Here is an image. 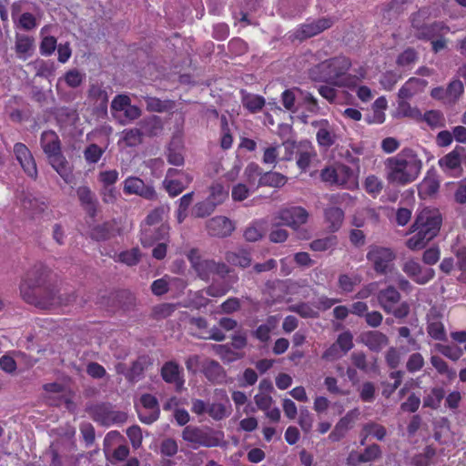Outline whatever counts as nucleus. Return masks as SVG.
I'll use <instances>...</instances> for the list:
<instances>
[{
  "mask_svg": "<svg viewBox=\"0 0 466 466\" xmlns=\"http://www.w3.org/2000/svg\"><path fill=\"white\" fill-rule=\"evenodd\" d=\"M47 274V269L44 265H34L22 279L19 287L22 299L26 303L44 309L68 305L75 301L76 295L74 293L66 297L57 294L55 288L46 283Z\"/></svg>",
  "mask_w": 466,
  "mask_h": 466,
  "instance_id": "nucleus-1",
  "label": "nucleus"
},
{
  "mask_svg": "<svg viewBox=\"0 0 466 466\" xmlns=\"http://www.w3.org/2000/svg\"><path fill=\"white\" fill-rule=\"evenodd\" d=\"M186 257L199 279L208 282L214 276L222 279V281L213 282L204 289V292L209 297L225 296L233 288V285L238 281V277L233 268L225 262L204 258L201 251L197 248H190L186 253Z\"/></svg>",
  "mask_w": 466,
  "mask_h": 466,
  "instance_id": "nucleus-2",
  "label": "nucleus"
},
{
  "mask_svg": "<svg viewBox=\"0 0 466 466\" xmlns=\"http://www.w3.org/2000/svg\"><path fill=\"white\" fill-rule=\"evenodd\" d=\"M386 179L397 186H406L414 182L422 169V161L411 148L405 147L396 156L388 157L385 162Z\"/></svg>",
  "mask_w": 466,
  "mask_h": 466,
  "instance_id": "nucleus-3",
  "label": "nucleus"
},
{
  "mask_svg": "<svg viewBox=\"0 0 466 466\" xmlns=\"http://www.w3.org/2000/svg\"><path fill=\"white\" fill-rule=\"evenodd\" d=\"M441 223L442 218L438 209L423 208L417 215L412 225L413 231L416 233L407 240V248L410 250L423 248L438 235Z\"/></svg>",
  "mask_w": 466,
  "mask_h": 466,
  "instance_id": "nucleus-4",
  "label": "nucleus"
},
{
  "mask_svg": "<svg viewBox=\"0 0 466 466\" xmlns=\"http://www.w3.org/2000/svg\"><path fill=\"white\" fill-rule=\"evenodd\" d=\"M351 61L345 56H338L326 59L316 66L314 71L319 73L318 79L339 87L354 88L358 77L348 74Z\"/></svg>",
  "mask_w": 466,
  "mask_h": 466,
  "instance_id": "nucleus-5",
  "label": "nucleus"
},
{
  "mask_svg": "<svg viewBox=\"0 0 466 466\" xmlns=\"http://www.w3.org/2000/svg\"><path fill=\"white\" fill-rule=\"evenodd\" d=\"M40 144L53 168L66 183H70L73 179V174L61 152V143L56 133L52 130L44 131L40 137Z\"/></svg>",
  "mask_w": 466,
  "mask_h": 466,
  "instance_id": "nucleus-6",
  "label": "nucleus"
},
{
  "mask_svg": "<svg viewBox=\"0 0 466 466\" xmlns=\"http://www.w3.org/2000/svg\"><path fill=\"white\" fill-rule=\"evenodd\" d=\"M359 174L360 171L354 170L345 164H338L323 168L320 177L326 183L351 190L359 186Z\"/></svg>",
  "mask_w": 466,
  "mask_h": 466,
  "instance_id": "nucleus-7",
  "label": "nucleus"
},
{
  "mask_svg": "<svg viewBox=\"0 0 466 466\" xmlns=\"http://www.w3.org/2000/svg\"><path fill=\"white\" fill-rule=\"evenodd\" d=\"M396 258L397 255L394 249L376 244L369 246L366 254V258L371 265L372 269L376 274L383 276L394 269Z\"/></svg>",
  "mask_w": 466,
  "mask_h": 466,
  "instance_id": "nucleus-8",
  "label": "nucleus"
},
{
  "mask_svg": "<svg viewBox=\"0 0 466 466\" xmlns=\"http://www.w3.org/2000/svg\"><path fill=\"white\" fill-rule=\"evenodd\" d=\"M377 299L386 313L392 314L397 319H404L410 313L409 303L407 301L400 303L401 295L392 285L380 289L377 294Z\"/></svg>",
  "mask_w": 466,
  "mask_h": 466,
  "instance_id": "nucleus-9",
  "label": "nucleus"
},
{
  "mask_svg": "<svg viewBox=\"0 0 466 466\" xmlns=\"http://www.w3.org/2000/svg\"><path fill=\"white\" fill-rule=\"evenodd\" d=\"M91 419L103 426L122 424L127 421V415L124 411L115 410L110 403H97L87 408Z\"/></svg>",
  "mask_w": 466,
  "mask_h": 466,
  "instance_id": "nucleus-10",
  "label": "nucleus"
},
{
  "mask_svg": "<svg viewBox=\"0 0 466 466\" xmlns=\"http://www.w3.org/2000/svg\"><path fill=\"white\" fill-rule=\"evenodd\" d=\"M185 441L207 448L216 447L218 440L213 435L210 429H201L196 426H186L182 431Z\"/></svg>",
  "mask_w": 466,
  "mask_h": 466,
  "instance_id": "nucleus-11",
  "label": "nucleus"
},
{
  "mask_svg": "<svg viewBox=\"0 0 466 466\" xmlns=\"http://www.w3.org/2000/svg\"><path fill=\"white\" fill-rule=\"evenodd\" d=\"M402 271L418 285H426L435 278L432 268H423L414 258L406 260L401 266Z\"/></svg>",
  "mask_w": 466,
  "mask_h": 466,
  "instance_id": "nucleus-12",
  "label": "nucleus"
},
{
  "mask_svg": "<svg viewBox=\"0 0 466 466\" xmlns=\"http://www.w3.org/2000/svg\"><path fill=\"white\" fill-rule=\"evenodd\" d=\"M334 21L329 17H321L313 21H307L299 25L294 32V37L299 41L313 37L330 28Z\"/></svg>",
  "mask_w": 466,
  "mask_h": 466,
  "instance_id": "nucleus-13",
  "label": "nucleus"
},
{
  "mask_svg": "<svg viewBox=\"0 0 466 466\" xmlns=\"http://www.w3.org/2000/svg\"><path fill=\"white\" fill-rule=\"evenodd\" d=\"M160 376L166 383L174 385L177 392L183 390L185 385L184 370L177 361L168 360L165 362L160 369Z\"/></svg>",
  "mask_w": 466,
  "mask_h": 466,
  "instance_id": "nucleus-14",
  "label": "nucleus"
},
{
  "mask_svg": "<svg viewBox=\"0 0 466 466\" xmlns=\"http://www.w3.org/2000/svg\"><path fill=\"white\" fill-rule=\"evenodd\" d=\"M123 191L126 195H137L147 200H154L157 195L155 188L137 177H128L123 182Z\"/></svg>",
  "mask_w": 466,
  "mask_h": 466,
  "instance_id": "nucleus-15",
  "label": "nucleus"
},
{
  "mask_svg": "<svg viewBox=\"0 0 466 466\" xmlns=\"http://www.w3.org/2000/svg\"><path fill=\"white\" fill-rule=\"evenodd\" d=\"M14 153L24 172L33 179L37 177V167L35 158L29 148L24 143H15Z\"/></svg>",
  "mask_w": 466,
  "mask_h": 466,
  "instance_id": "nucleus-16",
  "label": "nucleus"
},
{
  "mask_svg": "<svg viewBox=\"0 0 466 466\" xmlns=\"http://www.w3.org/2000/svg\"><path fill=\"white\" fill-rule=\"evenodd\" d=\"M442 317V314L434 308L431 309L427 315V333L431 339L439 341H445L447 339Z\"/></svg>",
  "mask_w": 466,
  "mask_h": 466,
  "instance_id": "nucleus-17",
  "label": "nucleus"
},
{
  "mask_svg": "<svg viewBox=\"0 0 466 466\" xmlns=\"http://www.w3.org/2000/svg\"><path fill=\"white\" fill-rule=\"evenodd\" d=\"M169 227L161 223L157 228L142 227L140 232V243L144 248L152 247L157 241L167 239Z\"/></svg>",
  "mask_w": 466,
  "mask_h": 466,
  "instance_id": "nucleus-18",
  "label": "nucleus"
},
{
  "mask_svg": "<svg viewBox=\"0 0 466 466\" xmlns=\"http://www.w3.org/2000/svg\"><path fill=\"white\" fill-rule=\"evenodd\" d=\"M207 231L208 235L217 238H226L231 235L235 227L233 222L223 216H217L207 222Z\"/></svg>",
  "mask_w": 466,
  "mask_h": 466,
  "instance_id": "nucleus-19",
  "label": "nucleus"
},
{
  "mask_svg": "<svg viewBox=\"0 0 466 466\" xmlns=\"http://www.w3.org/2000/svg\"><path fill=\"white\" fill-rule=\"evenodd\" d=\"M311 126L318 128L316 139L318 144L323 147H330L336 141L334 127L328 119L315 120Z\"/></svg>",
  "mask_w": 466,
  "mask_h": 466,
  "instance_id": "nucleus-20",
  "label": "nucleus"
},
{
  "mask_svg": "<svg viewBox=\"0 0 466 466\" xmlns=\"http://www.w3.org/2000/svg\"><path fill=\"white\" fill-rule=\"evenodd\" d=\"M280 219L293 228L305 224L309 218V212L302 207H289L280 211Z\"/></svg>",
  "mask_w": 466,
  "mask_h": 466,
  "instance_id": "nucleus-21",
  "label": "nucleus"
},
{
  "mask_svg": "<svg viewBox=\"0 0 466 466\" xmlns=\"http://www.w3.org/2000/svg\"><path fill=\"white\" fill-rule=\"evenodd\" d=\"M76 196L86 213L92 218L97 215L98 200L96 194L87 186L76 188Z\"/></svg>",
  "mask_w": 466,
  "mask_h": 466,
  "instance_id": "nucleus-22",
  "label": "nucleus"
},
{
  "mask_svg": "<svg viewBox=\"0 0 466 466\" xmlns=\"http://www.w3.org/2000/svg\"><path fill=\"white\" fill-rule=\"evenodd\" d=\"M451 31L449 25L444 22L435 21L431 24H426L420 33H415V37L422 41H432L433 39L447 35Z\"/></svg>",
  "mask_w": 466,
  "mask_h": 466,
  "instance_id": "nucleus-23",
  "label": "nucleus"
},
{
  "mask_svg": "<svg viewBox=\"0 0 466 466\" xmlns=\"http://www.w3.org/2000/svg\"><path fill=\"white\" fill-rule=\"evenodd\" d=\"M201 372L212 383H221L226 377L223 367L217 360L209 359L201 364Z\"/></svg>",
  "mask_w": 466,
  "mask_h": 466,
  "instance_id": "nucleus-24",
  "label": "nucleus"
},
{
  "mask_svg": "<svg viewBox=\"0 0 466 466\" xmlns=\"http://www.w3.org/2000/svg\"><path fill=\"white\" fill-rule=\"evenodd\" d=\"M314 147L309 141H300L297 158V166L301 172H306L309 168L311 160L316 157Z\"/></svg>",
  "mask_w": 466,
  "mask_h": 466,
  "instance_id": "nucleus-25",
  "label": "nucleus"
},
{
  "mask_svg": "<svg viewBox=\"0 0 466 466\" xmlns=\"http://www.w3.org/2000/svg\"><path fill=\"white\" fill-rule=\"evenodd\" d=\"M87 97L89 101L97 108L101 110H106L108 104V95L107 91L105 87H103L102 85L91 84L88 88Z\"/></svg>",
  "mask_w": 466,
  "mask_h": 466,
  "instance_id": "nucleus-26",
  "label": "nucleus"
},
{
  "mask_svg": "<svg viewBox=\"0 0 466 466\" xmlns=\"http://www.w3.org/2000/svg\"><path fill=\"white\" fill-rule=\"evenodd\" d=\"M354 420L352 411H349L345 416L339 419L334 429L329 435V440L332 442H338L343 439L347 431L351 428Z\"/></svg>",
  "mask_w": 466,
  "mask_h": 466,
  "instance_id": "nucleus-27",
  "label": "nucleus"
},
{
  "mask_svg": "<svg viewBox=\"0 0 466 466\" xmlns=\"http://www.w3.org/2000/svg\"><path fill=\"white\" fill-rule=\"evenodd\" d=\"M362 340L372 351H380L389 343L388 337L378 330L368 331L363 334Z\"/></svg>",
  "mask_w": 466,
  "mask_h": 466,
  "instance_id": "nucleus-28",
  "label": "nucleus"
},
{
  "mask_svg": "<svg viewBox=\"0 0 466 466\" xmlns=\"http://www.w3.org/2000/svg\"><path fill=\"white\" fill-rule=\"evenodd\" d=\"M440 189V180L434 173L428 172L419 185V195L422 198L434 196Z\"/></svg>",
  "mask_w": 466,
  "mask_h": 466,
  "instance_id": "nucleus-29",
  "label": "nucleus"
},
{
  "mask_svg": "<svg viewBox=\"0 0 466 466\" xmlns=\"http://www.w3.org/2000/svg\"><path fill=\"white\" fill-rule=\"evenodd\" d=\"M325 222L330 232L338 231L344 220V211L338 207H329L324 210Z\"/></svg>",
  "mask_w": 466,
  "mask_h": 466,
  "instance_id": "nucleus-30",
  "label": "nucleus"
},
{
  "mask_svg": "<svg viewBox=\"0 0 466 466\" xmlns=\"http://www.w3.org/2000/svg\"><path fill=\"white\" fill-rule=\"evenodd\" d=\"M225 259L229 265L241 268H248L252 261L250 253L246 249L228 251L225 254Z\"/></svg>",
  "mask_w": 466,
  "mask_h": 466,
  "instance_id": "nucleus-31",
  "label": "nucleus"
},
{
  "mask_svg": "<svg viewBox=\"0 0 466 466\" xmlns=\"http://www.w3.org/2000/svg\"><path fill=\"white\" fill-rule=\"evenodd\" d=\"M381 457V450L380 447L373 443L365 448L363 452L357 454L356 459H354V455L350 454L349 457V463L357 464L361 462H370Z\"/></svg>",
  "mask_w": 466,
  "mask_h": 466,
  "instance_id": "nucleus-32",
  "label": "nucleus"
},
{
  "mask_svg": "<svg viewBox=\"0 0 466 466\" xmlns=\"http://www.w3.org/2000/svg\"><path fill=\"white\" fill-rule=\"evenodd\" d=\"M437 455L436 448L432 445H427L421 452L415 454L411 458L412 466H434Z\"/></svg>",
  "mask_w": 466,
  "mask_h": 466,
  "instance_id": "nucleus-33",
  "label": "nucleus"
},
{
  "mask_svg": "<svg viewBox=\"0 0 466 466\" xmlns=\"http://www.w3.org/2000/svg\"><path fill=\"white\" fill-rule=\"evenodd\" d=\"M34 46V39L28 35H16L15 36V53L19 58L25 60L31 56Z\"/></svg>",
  "mask_w": 466,
  "mask_h": 466,
  "instance_id": "nucleus-34",
  "label": "nucleus"
},
{
  "mask_svg": "<svg viewBox=\"0 0 466 466\" xmlns=\"http://www.w3.org/2000/svg\"><path fill=\"white\" fill-rule=\"evenodd\" d=\"M147 110L149 112L163 113L171 110L175 103L172 100H161L158 97L147 96L144 97Z\"/></svg>",
  "mask_w": 466,
  "mask_h": 466,
  "instance_id": "nucleus-35",
  "label": "nucleus"
},
{
  "mask_svg": "<svg viewBox=\"0 0 466 466\" xmlns=\"http://www.w3.org/2000/svg\"><path fill=\"white\" fill-rule=\"evenodd\" d=\"M287 177L278 172H265L258 178L257 187L268 186L272 187H280L287 183Z\"/></svg>",
  "mask_w": 466,
  "mask_h": 466,
  "instance_id": "nucleus-36",
  "label": "nucleus"
},
{
  "mask_svg": "<svg viewBox=\"0 0 466 466\" xmlns=\"http://www.w3.org/2000/svg\"><path fill=\"white\" fill-rule=\"evenodd\" d=\"M461 157L456 150H452L441 157L438 161L440 167L444 172H451L458 168H461Z\"/></svg>",
  "mask_w": 466,
  "mask_h": 466,
  "instance_id": "nucleus-37",
  "label": "nucleus"
},
{
  "mask_svg": "<svg viewBox=\"0 0 466 466\" xmlns=\"http://www.w3.org/2000/svg\"><path fill=\"white\" fill-rule=\"evenodd\" d=\"M277 325V319L275 316H269L267 319V323L259 325L256 330L253 331V336L263 343H267L270 339V333Z\"/></svg>",
  "mask_w": 466,
  "mask_h": 466,
  "instance_id": "nucleus-38",
  "label": "nucleus"
},
{
  "mask_svg": "<svg viewBox=\"0 0 466 466\" xmlns=\"http://www.w3.org/2000/svg\"><path fill=\"white\" fill-rule=\"evenodd\" d=\"M265 98L262 96L243 93L242 104L251 113L259 112L265 106Z\"/></svg>",
  "mask_w": 466,
  "mask_h": 466,
  "instance_id": "nucleus-39",
  "label": "nucleus"
},
{
  "mask_svg": "<svg viewBox=\"0 0 466 466\" xmlns=\"http://www.w3.org/2000/svg\"><path fill=\"white\" fill-rule=\"evenodd\" d=\"M140 259L141 252L138 248H133L131 249L122 251L114 258L116 262H120L129 267L137 265Z\"/></svg>",
  "mask_w": 466,
  "mask_h": 466,
  "instance_id": "nucleus-40",
  "label": "nucleus"
},
{
  "mask_svg": "<svg viewBox=\"0 0 466 466\" xmlns=\"http://www.w3.org/2000/svg\"><path fill=\"white\" fill-rule=\"evenodd\" d=\"M338 244V238L334 235L325 237L323 238H318L313 240L310 244V249L313 251H327L333 248Z\"/></svg>",
  "mask_w": 466,
  "mask_h": 466,
  "instance_id": "nucleus-41",
  "label": "nucleus"
},
{
  "mask_svg": "<svg viewBox=\"0 0 466 466\" xmlns=\"http://www.w3.org/2000/svg\"><path fill=\"white\" fill-rule=\"evenodd\" d=\"M445 396V391L441 387H435L431 390L430 394H428L423 400L424 407H429L431 409L439 408L441 400Z\"/></svg>",
  "mask_w": 466,
  "mask_h": 466,
  "instance_id": "nucleus-42",
  "label": "nucleus"
},
{
  "mask_svg": "<svg viewBox=\"0 0 466 466\" xmlns=\"http://www.w3.org/2000/svg\"><path fill=\"white\" fill-rule=\"evenodd\" d=\"M113 226L109 222H105L96 226L91 231L92 238L96 241H104L109 239L113 235Z\"/></svg>",
  "mask_w": 466,
  "mask_h": 466,
  "instance_id": "nucleus-43",
  "label": "nucleus"
},
{
  "mask_svg": "<svg viewBox=\"0 0 466 466\" xmlns=\"http://www.w3.org/2000/svg\"><path fill=\"white\" fill-rule=\"evenodd\" d=\"M365 191L372 197H377L383 188L382 181L375 175H369L363 183Z\"/></svg>",
  "mask_w": 466,
  "mask_h": 466,
  "instance_id": "nucleus-44",
  "label": "nucleus"
},
{
  "mask_svg": "<svg viewBox=\"0 0 466 466\" xmlns=\"http://www.w3.org/2000/svg\"><path fill=\"white\" fill-rule=\"evenodd\" d=\"M246 181L252 187H257L258 178L263 175L261 167L254 162L249 163L244 171Z\"/></svg>",
  "mask_w": 466,
  "mask_h": 466,
  "instance_id": "nucleus-45",
  "label": "nucleus"
},
{
  "mask_svg": "<svg viewBox=\"0 0 466 466\" xmlns=\"http://www.w3.org/2000/svg\"><path fill=\"white\" fill-rule=\"evenodd\" d=\"M209 190H210V194H209L208 199L212 201L216 206L223 203L224 200L228 196V192L225 189L224 186L220 183L212 184Z\"/></svg>",
  "mask_w": 466,
  "mask_h": 466,
  "instance_id": "nucleus-46",
  "label": "nucleus"
},
{
  "mask_svg": "<svg viewBox=\"0 0 466 466\" xmlns=\"http://www.w3.org/2000/svg\"><path fill=\"white\" fill-rule=\"evenodd\" d=\"M104 153L105 149L100 147L98 145L92 143L84 150V157L88 164H96Z\"/></svg>",
  "mask_w": 466,
  "mask_h": 466,
  "instance_id": "nucleus-47",
  "label": "nucleus"
},
{
  "mask_svg": "<svg viewBox=\"0 0 466 466\" xmlns=\"http://www.w3.org/2000/svg\"><path fill=\"white\" fill-rule=\"evenodd\" d=\"M363 431L366 432V435L372 436L378 441H383L387 435L386 428L383 425L373 421L365 423L363 425Z\"/></svg>",
  "mask_w": 466,
  "mask_h": 466,
  "instance_id": "nucleus-48",
  "label": "nucleus"
},
{
  "mask_svg": "<svg viewBox=\"0 0 466 466\" xmlns=\"http://www.w3.org/2000/svg\"><path fill=\"white\" fill-rule=\"evenodd\" d=\"M464 86L461 80L451 81L445 89L446 98L450 102H455L463 94Z\"/></svg>",
  "mask_w": 466,
  "mask_h": 466,
  "instance_id": "nucleus-49",
  "label": "nucleus"
},
{
  "mask_svg": "<svg viewBox=\"0 0 466 466\" xmlns=\"http://www.w3.org/2000/svg\"><path fill=\"white\" fill-rule=\"evenodd\" d=\"M418 60V54L412 47L406 48L397 57V65L401 67L410 66Z\"/></svg>",
  "mask_w": 466,
  "mask_h": 466,
  "instance_id": "nucleus-50",
  "label": "nucleus"
},
{
  "mask_svg": "<svg viewBox=\"0 0 466 466\" xmlns=\"http://www.w3.org/2000/svg\"><path fill=\"white\" fill-rule=\"evenodd\" d=\"M207 413L215 420H222L223 419L228 417L230 411L228 410L225 404L215 402L208 406Z\"/></svg>",
  "mask_w": 466,
  "mask_h": 466,
  "instance_id": "nucleus-51",
  "label": "nucleus"
},
{
  "mask_svg": "<svg viewBox=\"0 0 466 466\" xmlns=\"http://www.w3.org/2000/svg\"><path fill=\"white\" fill-rule=\"evenodd\" d=\"M398 113L403 116L413 119H420L421 112L417 107H412L406 100L398 101Z\"/></svg>",
  "mask_w": 466,
  "mask_h": 466,
  "instance_id": "nucleus-52",
  "label": "nucleus"
},
{
  "mask_svg": "<svg viewBox=\"0 0 466 466\" xmlns=\"http://www.w3.org/2000/svg\"><path fill=\"white\" fill-rule=\"evenodd\" d=\"M143 133L138 128H129L123 131V140L127 147H136L142 142Z\"/></svg>",
  "mask_w": 466,
  "mask_h": 466,
  "instance_id": "nucleus-53",
  "label": "nucleus"
},
{
  "mask_svg": "<svg viewBox=\"0 0 466 466\" xmlns=\"http://www.w3.org/2000/svg\"><path fill=\"white\" fill-rule=\"evenodd\" d=\"M163 185L167 192L171 198L178 196L183 190L186 188V185H184L178 179L167 178L165 177L163 181Z\"/></svg>",
  "mask_w": 466,
  "mask_h": 466,
  "instance_id": "nucleus-54",
  "label": "nucleus"
},
{
  "mask_svg": "<svg viewBox=\"0 0 466 466\" xmlns=\"http://www.w3.org/2000/svg\"><path fill=\"white\" fill-rule=\"evenodd\" d=\"M216 205L209 199L196 204L193 213L197 218H205L214 212Z\"/></svg>",
  "mask_w": 466,
  "mask_h": 466,
  "instance_id": "nucleus-55",
  "label": "nucleus"
},
{
  "mask_svg": "<svg viewBox=\"0 0 466 466\" xmlns=\"http://www.w3.org/2000/svg\"><path fill=\"white\" fill-rule=\"evenodd\" d=\"M421 118L432 128L442 127L444 118L443 115L438 110H429L424 113Z\"/></svg>",
  "mask_w": 466,
  "mask_h": 466,
  "instance_id": "nucleus-56",
  "label": "nucleus"
},
{
  "mask_svg": "<svg viewBox=\"0 0 466 466\" xmlns=\"http://www.w3.org/2000/svg\"><path fill=\"white\" fill-rule=\"evenodd\" d=\"M85 78V76L81 74L77 69H70L64 75V80L66 84L72 88H76L81 86Z\"/></svg>",
  "mask_w": 466,
  "mask_h": 466,
  "instance_id": "nucleus-57",
  "label": "nucleus"
},
{
  "mask_svg": "<svg viewBox=\"0 0 466 466\" xmlns=\"http://www.w3.org/2000/svg\"><path fill=\"white\" fill-rule=\"evenodd\" d=\"M118 171L116 169L101 171L98 174V181L102 187H114L118 180Z\"/></svg>",
  "mask_w": 466,
  "mask_h": 466,
  "instance_id": "nucleus-58",
  "label": "nucleus"
},
{
  "mask_svg": "<svg viewBox=\"0 0 466 466\" xmlns=\"http://www.w3.org/2000/svg\"><path fill=\"white\" fill-rule=\"evenodd\" d=\"M282 146L284 147V154L280 159L283 161H290L298 155L300 142L297 143L296 141L288 139L282 143Z\"/></svg>",
  "mask_w": 466,
  "mask_h": 466,
  "instance_id": "nucleus-59",
  "label": "nucleus"
},
{
  "mask_svg": "<svg viewBox=\"0 0 466 466\" xmlns=\"http://www.w3.org/2000/svg\"><path fill=\"white\" fill-rule=\"evenodd\" d=\"M424 363L423 356L419 352H415L410 355L406 362V369L409 372L414 373L420 370L423 368Z\"/></svg>",
  "mask_w": 466,
  "mask_h": 466,
  "instance_id": "nucleus-60",
  "label": "nucleus"
},
{
  "mask_svg": "<svg viewBox=\"0 0 466 466\" xmlns=\"http://www.w3.org/2000/svg\"><path fill=\"white\" fill-rule=\"evenodd\" d=\"M167 160L170 165L182 166L184 164V156L180 148L174 147L171 143L167 151Z\"/></svg>",
  "mask_w": 466,
  "mask_h": 466,
  "instance_id": "nucleus-61",
  "label": "nucleus"
},
{
  "mask_svg": "<svg viewBox=\"0 0 466 466\" xmlns=\"http://www.w3.org/2000/svg\"><path fill=\"white\" fill-rule=\"evenodd\" d=\"M340 351L345 354L353 348V337L350 331H345L338 336L335 342Z\"/></svg>",
  "mask_w": 466,
  "mask_h": 466,
  "instance_id": "nucleus-62",
  "label": "nucleus"
},
{
  "mask_svg": "<svg viewBox=\"0 0 466 466\" xmlns=\"http://www.w3.org/2000/svg\"><path fill=\"white\" fill-rule=\"evenodd\" d=\"M144 365L140 360H136L132 363L129 370L126 374V378L130 382H136L142 378L144 373Z\"/></svg>",
  "mask_w": 466,
  "mask_h": 466,
  "instance_id": "nucleus-63",
  "label": "nucleus"
},
{
  "mask_svg": "<svg viewBox=\"0 0 466 466\" xmlns=\"http://www.w3.org/2000/svg\"><path fill=\"white\" fill-rule=\"evenodd\" d=\"M457 258V268L461 271L460 280H466V247H461L455 251Z\"/></svg>",
  "mask_w": 466,
  "mask_h": 466,
  "instance_id": "nucleus-64",
  "label": "nucleus"
}]
</instances>
